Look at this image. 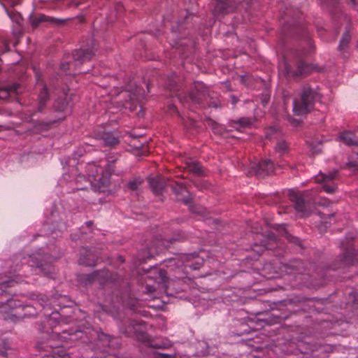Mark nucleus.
<instances>
[{"mask_svg": "<svg viewBox=\"0 0 358 358\" xmlns=\"http://www.w3.org/2000/svg\"><path fill=\"white\" fill-rule=\"evenodd\" d=\"M289 145L283 139H278L276 145L275 146V151L279 153L280 156L287 154L289 152Z\"/></svg>", "mask_w": 358, "mask_h": 358, "instance_id": "25", "label": "nucleus"}, {"mask_svg": "<svg viewBox=\"0 0 358 358\" xmlns=\"http://www.w3.org/2000/svg\"><path fill=\"white\" fill-rule=\"evenodd\" d=\"M289 198L300 217H308L313 213L315 208L314 202H312L306 194L289 190Z\"/></svg>", "mask_w": 358, "mask_h": 358, "instance_id": "5", "label": "nucleus"}, {"mask_svg": "<svg viewBox=\"0 0 358 358\" xmlns=\"http://www.w3.org/2000/svg\"><path fill=\"white\" fill-rule=\"evenodd\" d=\"M60 350L57 349L54 351L52 355H46L43 358H66V356H62L60 354Z\"/></svg>", "mask_w": 358, "mask_h": 358, "instance_id": "36", "label": "nucleus"}, {"mask_svg": "<svg viewBox=\"0 0 358 358\" xmlns=\"http://www.w3.org/2000/svg\"><path fill=\"white\" fill-rule=\"evenodd\" d=\"M166 87L169 90L173 96H175L178 98L180 101V97L184 99L185 96H189L188 94H182L179 92L180 85H178V79L176 76H171L169 78L166 83Z\"/></svg>", "mask_w": 358, "mask_h": 358, "instance_id": "18", "label": "nucleus"}, {"mask_svg": "<svg viewBox=\"0 0 358 358\" xmlns=\"http://www.w3.org/2000/svg\"><path fill=\"white\" fill-rule=\"evenodd\" d=\"M252 122L253 120L252 118L244 117L233 121L231 127L241 131H242V129L250 127Z\"/></svg>", "mask_w": 358, "mask_h": 358, "instance_id": "21", "label": "nucleus"}, {"mask_svg": "<svg viewBox=\"0 0 358 358\" xmlns=\"http://www.w3.org/2000/svg\"><path fill=\"white\" fill-rule=\"evenodd\" d=\"M357 155H358V152H357Z\"/></svg>", "mask_w": 358, "mask_h": 358, "instance_id": "62", "label": "nucleus"}, {"mask_svg": "<svg viewBox=\"0 0 358 358\" xmlns=\"http://www.w3.org/2000/svg\"><path fill=\"white\" fill-rule=\"evenodd\" d=\"M95 43L94 40L90 38L87 41L86 46L82 45L78 50H75L72 52L73 61L66 60L70 57V55H65L64 59L61 63L60 69L64 71L71 69V66H75V71L77 70V67L80 66L83 64L90 62L95 55Z\"/></svg>", "mask_w": 358, "mask_h": 358, "instance_id": "3", "label": "nucleus"}, {"mask_svg": "<svg viewBox=\"0 0 358 358\" xmlns=\"http://www.w3.org/2000/svg\"><path fill=\"white\" fill-rule=\"evenodd\" d=\"M269 99H270V96L268 94H262V96L261 97V102H262V105L264 106H265L268 103Z\"/></svg>", "mask_w": 358, "mask_h": 358, "instance_id": "39", "label": "nucleus"}, {"mask_svg": "<svg viewBox=\"0 0 358 358\" xmlns=\"http://www.w3.org/2000/svg\"><path fill=\"white\" fill-rule=\"evenodd\" d=\"M69 97L57 99L53 103L54 110L56 112H65L69 106Z\"/></svg>", "mask_w": 358, "mask_h": 358, "instance_id": "22", "label": "nucleus"}, {"mask_svg": "<svg viewBox=\"0 0 358 358\" xmlns=\"http://www.w3.org/2000/svg\"><path fill=\"white\" fill-rule=\"evenodd\" d=\"M57 122L56 120L50 121V124H53V123H55V122Z\"/></svg>", "mask_w": 358, "mask_h": 358, "instance_id": "56", "label": "nucleus"}, {"mask_svg": "<svg viewBox=\"0 0 358 358\" xmlns=\"http://www.w3.org/2000/svg\"><path fill=\"white\" fill-rule=\"evenodd\" d=\"M185 169L189 173L196 176L205 175L203 167L196 161L189 160L185 163Z\"/></svg>", "mask_w": 358, "mask_h": 358, "instance_id": "20", "label": "nucleus"}, {"mask_svg": "<svg viewBox=\"0 0 358 358\" xmlns=\"http://www.w3.org/2000/svg\"><path fill=\"white\" fill-rule=\"evenodd\" d=\"M337 172V171H334L328 174L322 173L317 178V182L322 184V189L328 194L334 193L338 188L336 182Z\"/></svg>", "mask_w": 358, "mask_h": 358, "instance_id": "11", "label": "nucleus"}, {"mask_svg": "<svg viewBox=\"0 0 358 358\" xmlns=\"http://www.w3.org/2000/svg\"><path fill=\"white\" fill-rule=\"evenodd\" d=\"M280 202V196L278 193L271 194V195L264 196L262 199V201H260L261 203H265L268 206L276 204Z\"/></svg>", "mask_w": 358, "mask_h": 358, "instance_id": "26", "label": "nucleus"}, {"mask_svg": "<svg viewBox=\"0 0 358 358\" xmlns=\"http://www.w3.org/2000/svg\"><path fill=\"white\" fill-rule=\"evenodd\" d=\"M39 257H41V254L37 253L36 255H31L28 257L27 260L26 257H24V260H26V262L28 264L27 266L32 268L31 270L35 274H39L40 273H43L46 274L45 268L41 261H39Z\"/></svg>", "mask_w": 358, "mask_h": 358, "instance_id": "17", "label": "nucleus"}, {"mask_svg": "<svg viewBox=\"0 0 358 358\" xmlns=\"http://www.w3.org/2000/svg\"><path fill=\"white\" fill-rule=\"evenodd\" d=\"M187 220H182L180 222H187Z\"/></svg>", "mask_w": 358, "mask_h": 358, "instance_id": "61", "label": "nucleus"}, {"mask_svg": "<svg viewBox=\"0 0 358 358\" xmlns=\"http://www.w3.org/2000/svg\"><path fill=\"white\" fill-rule=\"evenodd\" d=\"M168 112L171 114L176 113L180 117V114L174 104H169L168 106Z\"/></svg>", "mask_w": 358, "mask_h": 358, "instance_id": "37", "label": "nucleus"}, {"mask_svg": "<svg viewBox=\"0 0 358 358\" xmlns=\"http://www.w3.org/2000/svg\"><path fill=\"white\" fill-rule=\"evenodd\" d=\"M85 224H92V221H87Z\"/></svg>", "mask_w": 358, "mask_h": 358, "instance_id": "54", "label": "nucleus"}, {"mask_svg": "<svg viewBox=\"0 0 358 358\" xmlns=\"http://www.w3.org/2000/svg\"><path fill=\"white\" fill-rule=\"evenodd\" d=\"M348 166L350 167H352V168L355 169H357L358 168V165L357 164L356 162H350L348 164Z\"/></svg>", "mask_w": 358, "mask_h": 358, "instance_id": "45", "label": "nucleus"}, {"mask_svg": "<svg viewBox=\"0 0 358 358\" xmlns=\"http://www.w3.org/2000/svg\"><path fill=\"white\" fill-rule=\"evenodd\" d=\"M246 76H241L240 80L242 83H245L246 81Z\"/></svg>", "mask_w": 358, "mask_h": 358, "instance_id": "49", "label": "nucleus"}, {"mask_svg": "<svg viewBox=\"0 0 358 358\" xmlns=\"http://www.w3.org/2000/svg\"><path fill=\"white\" fill-rule=\"evenodd\" d=\"M240 2L241 0H216L213 13L219 16L233 13Z\"/></svg>", "mask_w": 358, "mask_h": 358, "instance_id": "10", "label": "nucleus"}, {"mask_svg": "<svg viewBox=\"0 0 358 358\" xmlns=\"http://www.w3.org/2000/svg\"><path fill=\"white\" fill-rule=\"evenodd\" d=\"M18 85L16 84L9 85L0 88V99H6L10 93H14L17 91Z\"/></svg>", "mask_w": 358, "mask_h": 358, "instance_id": "24", "label": "nucleus"}, {"mask_svg": "<svg viewBox=\"0 0 358 358\" xmlns=\"http://www.w3.org/2000/svg\"><path fill=\"white\" fill-rule=\"evenodd\" d=\"M230 98H231V103L234 106L236 105V103L238 102V99L234 95H231Z\"/></svg>", "mask_w": 358, "mask_h": 358, "instance_id": "43", "label": "nucleus"}, {"mask_svg": "<svg viewBox=\"0 0 358 358\" xmlns=\"http://www.w3.org/2000/svg\"><path fill=\"white\" fill-rule=\"evenodd\" d=\"M79 262L82 264L93 266L96 264V260L95 259V255H92L91 250H86L85 255L81 254Z\"/></svg>", "mask_w": 358, "mask_h": 358, "instance_id": "23", "label": "nucleus"}, {"mask_svg": "<svg viewBox=\"0 0 358 358\" xmlns=\"http://www.w3.org/2000/svg\"><path fill=\"white\" fill-rule=\"evenodd\" d=\"M96 136L103 142L106 147L114 148L120 143V136L114 131H99Z\"/></svg>", "mask_w": 358, "mask_h": 358, "instance_id": "15", "label": "nucleus"}, {"mask_svg": "<svg viewBox=\"0 0 358 358\" xmlns=\"http://www.w3.org/2000/svg\"><path fill=\"white\" fill-rule=\"evenodd\" d=\"M321 1L331 12L337 10L339 8V0H321Z\"/></svg>", "mask_w": 358, "mask_h": 358, "instance_id": "31", "label": "nucleus"}, {"mask_svg": "<svg viewBox=\"0 0 358 358\" xmlns=\"http://www.w3.org/2000/svg\"><path fill=\"white\" fill-rule=\"evenodd\" d=\"M315 69V66L301 59H298L294 64V68L287 62H284V73L287 77L298 78L307 76Z\"/></svg>", "mask_w": 358, "mask_h": 358, "instance_id": "7", "label": "nucleus"}, {"mask_svg": "<svg viewBox=\"0 0 358 358\" xmlns=\"http://www.w3.org/2000/svg\"><path fill=\"white\" fill-rule=\"evenodd\" d=\"M182 124L186 128L191 129L196 127V122L192 119L185 120L182 117Z\"/></svg>", "mask_w": 358, "mask_h": 358, "instance_id": "35", "label": "nucleus"}, {"mask_svg": "<svg viewBox=\"0 0 358 358\" xmlns=\"http://www.w3.org/2000/svg\"><path fill=\"white\" fill-rule=\"evenodd\" d=\"M21 307V304L19 301H17L14 299H10L4 303L0 306V313L4 319L13 320L15 315L13 313L15 309Z\"/></svg>", "mask_w": 358, "mask_h": 358, "instance_id": "14", "label": "nucleus"}, {"mask_svg": "<svg viewBox=\"0 0 358 358\" xmlns=\"http://www.w3.org/2000/svg\"><path fill=\"white\" fill-rule=\"evenodd\" d=\"M155 290L154 287L150 285H148L146 287V292H152Z\"/></svg>", "mask_w": 358, "mask_h": 358, "instance_id": "46", "label": "nucleus"}, {"mask_svg": "<svg viewBox=\"0 0 358 358\" xmlns=\"http://www.w3.org/2000/svg\"><path fill=\"white\" fill-rule=\"evenodd\" d=\"M287 238H288L290 241H292V242H293V243H298V241H299V240H298V238H296V237H293V236H289L287 237Z\"/></svg>", "mask_w": 358, "mask_h": 358, "instance_id": "44", "label": "nucleus"}, {"mask_svg": "<svg viewBox=\"0 0 358 358\" xmlns=\"http://www.w3.org/2000/svg\"><path fill=\"white\" fill-rule=\"evenodd\" d=\"M66 19H60L53 17L47 16L44 14H38L37 15H31L30 22L33 28H36L43 22H48L55 25H60L64 24Z\"/></svg>", "mask_w": 358, "mask_h": 358, "instance_id": "12", "label": "nucleus"}, {"mask_svg": "<svg viewBox=\"0 0 358 358\" xmlns=\"http://www.w3.org/2000/svg\"><path fill=\"white\" fill-rule=\"evenodd\" d=\"M180 102L184 106L191 103L200 108H218L220 106L217 94L210 90L202 82H194V89L189 92V96L180 97Z\"/></svg>", "mask_w": 358, "mask_h": 358, "instance_id": "1", "label": "nucleus"}, {"mask_svg": "<svg viewBox=\"0 0 358 358\" xmlns=\"http://www.w3.org/2000/svg\"><path fill=\"white\" fill-rule=\"evenodd\" d=\"M179 261L182 262L185 268L189 267L193 270L199 269L203 262V258L195 252L181 255Z\"/></svg>", "mask_w": 358, "mask_h": 358, "instance_id": "13", "label": "nucleus"}, {"mask_svg": "<svg viewBox=\"0 0 358 358\" xmlns=\"http://www.w3.org/2000/svg\"><path fill=\"white\" fill-rule=\"evenodd\" d=\"M320 94L308 85L301 89L299 97L293 101V112L296 115H306L314 109L315 103L320 101Z\"/></svg>", "mask_w": 358, "mask_h": 358, "instance_id": "2", "label": "nucleus"}, {"mask_svg": "<svg viewBox=\"0 0 358 358\" xmlns=\"http://www.w3.org/2000/svg\"><path fill=\"white\" fill-rule=\"evenodd\" d=\"M213 224H219V222L217 221H213Z\"/></svg>", "mask_w": 358, "mask_h": 358, "instance_id": "57", "label": "nucleus"}, {"mask_svg": "<svg viewBox=\"0 0 358 358\" xmlns=\"http://www.w3.org/2000/svg\"><path fill=\"white\" fill-rule=\"evenodd\" d=\"M9 51V47L7 44H5L3 45V50L2 51V53H5L6 52Z\"/></svg>", "mask_w": 358, "mask_h": 358, "instance_id": "48", "label": "nucleus"}, {"mask_svg": "<svg viewBox=\"0 0 358 358\" xmlns=\"http://www.w3.org/2000/svg\"><path fill=\"white\" fill-rule=\"evenodd\" d=\"M280 128L277 126L268 127L265 132V136L267 139L278 138L280 135Z\"/></svg>", "mask_w": 358, "mask_h": 358, "instance_id": "28", "label": "nucleus"}, {"mask_svg": "<svg viewBox=\"0 0 358 358\" xmlns=\"http://www.w3.org/2000/svg\"><path fill=\"white\" fill-rule=\"evenodd\" d=\"M170 187L176 195L178 201L187 206L192 212H196L193 207L192 195L186 189L185 187L182 183L175 182L170 185Z\"/></svg>", "mask_w": 358, "mask_h": 358, "instance_id": "9", "label": "nucleus"}, {"mask_svg": "<svg viewBox=\"0 0 358 358\" xmlns=\"http://www.w3.org/2000/svg\"><path fill=\"white\" fill-rule=\"evenodd\" d=\"M274 169L273 162L271 159H264L259 163H251L248 171V176H256L258 178H264L273 172Z\"/></svg>", "mask_w": 358, "mask_h": 358, "instance_id": "8", "label": "nucleus"}, {"mask_svg": "<svg viewBox=\"0 0 358 358\" xmlns=\"http://www.w3.org/2000/svg\"><path fill=\"white\" fill-rule=\"evenodd\" d=\"M57 313L52 314V317L54 318V319H57Z\"/></svg>", "mask_w": 358, "mask_h": 358, "instance_id": "52", "label": "nucleus"}, {"mask_svg": "<svg viewBox=\"0 0 358 358\" xmlns=\"http://www.w3.org/2000/svg\"><path fill=\"white\" fill-rule=\"evenodd\" d=\"M159 276H160L162 280L165 281V278H166V271L161 269L159 271Z\"/></svg>", "mask_w": 358, "mask_h": 358, "instance_id": "42", "label": "nucleus"}, {"mask_svg": "<svg viewBox=\"0 0 358 358\" xmlns=\"http://www.w3.org/2000/svg\"><path fill=\"white\" fill-rule=\"evenodd\" d=\"M37 100L38 101L48 103L50 100V93L48 87L45 85H43V87L40 90Z\"/></svg>", "mask_w": 358, "mask_h": 358, "instance_id": "29", "label": "nucleus"}, {"mask_svg": "<svg viewBox=\"0 0 358 358\" xmlns=\"http://www.w3.org/2000/svg\"><path fill=\"white\" fill-rule=\"evenodd\" d=\"M317 203L320 206L327 207L330 206L331 201L327 199H321L320 201L317 202Z\"/></svg>", "mask_w": 358, "mask_h": 358, "instance_id": "38", "label": "nucleus"}, {"mask_svg": "<svg viewBox=\"0 0 358 358\" xmlns=\"http://www.w3.org/2000/svg\"><path fill=\"white\" fill-rule=\"evenodd\" d=\"M74 6L78 7L80 5V3H73Z\"/></svg>", "mask_w": 358, "mask_h": 358, "instance_id": "53", "label": "nucleus"}, {"mask_svg": "<svg viewBox=\"0 0 358 358\" xmlns=\"http://www.w3.org/2000/svg\"><path fill=\"white\" fill-rule=\"evenodd\" d=\"M119 156L120 155L118 153L110 154L107 156L106 160L108 162V168L110 171H114L112 167V164L115 163L118 159Z\"/></svg>", "mask_w": 358, "mask_h": 358, "instance_id": "34", "label": "nucleus"}, {"mask_svg": "<svg viewBox=\"0 0 358 358\" xmlns=\"http://www.w3.org/2000/svg\"><path fill=\"white\" fill-rule=\"evenodd\" d=\"M350 38L351 36L350 34V31L347 29L340 41L338 48L339 51H344L348 48Z\"/></svg>", "mask_w": 358, "mask_h": 358, "instance_id": "27", "label": "nucleus"}, {"mask_svg": "<svg viewBox=\"0 0 358 358\" xmlns=\"http://www.w3.org/2000/svg\"><path fill=\"white\" fill-rule=\"evenodd\" d=\"M87 71H79V73H87Z\"/></svg>", "mask_w": 358, "mask_h": 358, "instance_id": "58", "label": "nucleus"}, {"mask_svg": "<svg viewBox=\"0 0 358 358\" xmlns=\"http://www.w3.org/2000/svg\"><path fill=\"white\" fill-rule=\"evenodd\" d=\"M310 149L313 154L317 155L321 152V148L320 145L315 146L310 145Z\"/></svg>", "mask_w": 358, "mask_h": 358, "instance_id": "40", "label": "nucleus"}, {"mask_svg": "<svg viewBox=\"0 0 358 358\" xmlns=\"http://www.w3.org/2000/svg\"><path fill=\"white\" fill-rule=\"evenodd\" d=\"M38 124L42 126V125H48V124H47V123H45V122H40L38 123Z\"/></svg>", "mask_w": 358, "mask_h": 358, "instance_id": "51", "label": "nucleus"}, {"mask_svg": "<svg viewBox=\"0 0 358 358\" xmlns=\"http://www.w3.org/2000/svg\"><path fill=\"white\" fill-rule=\"evenodd\" d=\"M19 281H20V279L17 278L14 276H10L8 280L0 283V289H3L8 287L13 286L15 283L18 282Z\"/></svg>", "mask_w": 358, "mask_h": 358, "instance_id": "33", "label": "nucleus"}, {"mask_svg": "<svg viewBox=\"0 0 358 358\" xmlns=\"http://www.w3.org/2000/svg\"><path fill=\"white\" fill-rule=\"evenodd\" d=\"M350 4H351L352 6H355L357 4V0H347Z\"/></svg>", "mask_w": 358, "mask_h": 358, "instance_id": "47", "label": "nucleus"}, {"mask_svg": "<svg viewBox=\"0 0 358 358\" xmlns=\"http://www.w3.org/2000/svg\"><path fill=\"white\" fill-rule=\"evenodd\" d=\"M143 180L141 177H136L129 181L127 187L129 189L135 191L143 183Z\"/></svg>", "mask_w": 358, "mask_h": 358, "instance_id": "32", "label": "nucleus"}, {"mask_svg": "<svg viewBox=\"0 0 358 358\" xmlns=\"http://www.w3.org/2000/svg\"><path fill=\"white\" fill-rule=\"evenodd\" d=\"M148 181L152 192L156 196L161 195L167 185L166 179L161 176L150 177Z\"/></svg>", "mask_w": 358, "mask_h": 358, "instance_id": "16", "label": "nucleus"}, {"mask_svg": "<svg viewBox=\"0 0 358 358\" xmlns=\"http://www.w3.org/2000/svg\"><path fill=\"white\" fill-rule=\"evenodd\" d=\"M338 139L348 146H357L358 138L351 131L345 130L341 132Z\"/></svg>", "mask_w": 358, "mask_h": 358, "instance_id": "19", "label": "nucleus"}, {"mask_svg": "<svg viewBox=\"0 0 358 358\" xmlns=\"http://www.w3.org/2000/svg\"><path fill=\"white\" fill-rule=\"evenodd\" d=\"M320 216L321 217H322V218H323V217H324V214H323V213H320Z\"/></svg>", "mask_w": 358, "mask_h": 358, "instance_id": "55", "label": "nucleus"}, {"mask_svg": "<svg viewBox=\"0 0 358 358\" xmlns=\"http://www.w3.org/2000/svg\"><path fill=\"white\" fill-rule=\"evenodd\" d=\"M48 103L38 101L37 107L36 109L29 110V116L33 120V118L36 115L37 113H43L45 109L46 108Z\"/></svg>", "mask_w": 358, "mask_h": 358, "instance_id": "30", "label": "nucleus"}, {"mask_svg": "<svg viewBox=\"0 0 358 358\" xmlns=\"http://www.w3.org/2000/svg\"><path fill=\"white\" fill-rule=\"evenodd\" d=\"M101 182L102 186H106L108 184V179H103V181H101Z\"/></svg>", "mask_w": 358, "mask_h": 358, "instance_id": "50", "label": "nucleus"}, {"mask_svg": "<svg viewBox=\"0 0 358 358\" xmlns=\"http://www.w3.org/2000/svg\"><path fill=\"white\" fill-rule=\"evenodd\" d=\"M281 34L284 36L299 34L301 37V50L296 52L299 58L304 57L310 54L314 48V45L308 31L299 25L292 26L289 23H285L281 31Z\"/></svg>", "mask_w": 358, "mask_h": 358, "instance_id": "4", "label": "nucleus"}, {"mask_svg": "<svg viewBox=\"0 0 358 358\" xmlns=\"http://www.w3.org/2000/svg\"><path fill=\"white\" fill-rule=\"evenodd\" d=\"M86 188H87V187H80V188H79V189H86Z\"/></svg>", "mask_w": 358, "mask_h": 358, "instance_id": "60", "label": "nucleus"}, {"mask_svg": "<svg viewBox=\"0 0 358 358\" xmlns=\"http://www.w3.org/2000/svg\"><path fill=\"white\" fill-rule=\"evenodd\" d=\"M188 19L189 17H187L186 15L184 22H178L176 25L172 26L171 28L173 39V46L176 49H180L181 48V53L185 55L186 52L189 51L194 45L192 41L189 39L186 40L185 38H182L186 35L185 32H182L186 29V27L184 26V24L187 23Z\"/></svg>", "mask_w": 358, "mask_h": 358, "instance_id": "6", "label": "nucleus"}, {"mask_svg": "<svg viewBox=\"0 0 358 358\" xmlns=\"http://www.w3.org/2000/svg\"><path fill=\"white\" fill-rule=\"evenodd\" d=\"M283 208H285V210H284V213H287V207H284L282 206Z\"/></svg>", "mask_w": 358, "mask_h": 358, "instance_id": "59", "label": "nucleus"}, {"mask_svg": "<svg viewBox=\"0 0 358 358\" xmlns=\"http://www.w3.org/2000/svg\"><path fill=\"white\" fill-rule=\"evenodd\" d=\"M195 186L200 190H202L206 187V185H205L203 182L199 181L194 183Z\"/></svg>", "mask_w": 358, "mask_h": 358, "instance_id": "41", "label": "nucleus"}]
</instances>
